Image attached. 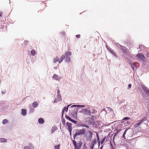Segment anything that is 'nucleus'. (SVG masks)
I'll list each match as a JSON object with an SVG mask.
<instances>
[{
	"instance_id": "obj_35",
	"label": "nucleus",
	"mask_w": 149,
	"mask_h": 149,
	"mask_svg": "<svg viewBox=\"0 0 149 149\" xmlns=\"http://www.w3.org/2000/svg\"><path fill=\"white\" fill-rule=\"evenodd\" d=\"M106 138V137L105 136L104 138L101 141V144H102L105 141V139Z\"/></svg>"
},
{
	"instance_id": "obj_18",
	"label": "nucleus",
	"mask_w": 149,
	"mask_h": 149,
	"mask_svg": "<svg viewBox=\"0 0 149 149\" xmlns=\"http://www.w3.org/2000/svg\"><path fill=\"white\" fill-rule=\"evenodd\" d=\"M97 143V141L95 138L93 140L91 141V145L92 146H94Z\"/></svg>"
},
{
	"instance_id": "obj_25",
	"label": "nucleus",
	"mask_w": 149,
	"mask_h": 149,
	"mask_svg": "<svg viewBox=\"0 0 149 149\" xmlns=\"http://www.w3.org/2000/svg\"><path fill=\"white\" fill-rule=\"evenodd\" d=\"M59 61H60L59 60V58L58 56H56L55 58L54 59V62L55 63L57 62H58Z\"/></svg>"
},
{
	"instance_id": "obj_1",
	"label": "nucleus",
	"mask_w": 149,
	"mask_h": 149,
	"mask_svg": "<svg viewBox=\"0 0 149 149\" xmlns=\"http://www.w3.org/2000/svg\"><path fill=\"white\" fill-rule=\"evenodd\" d=\"M85 106L84 105H74L72 106L70 108L72 109L74 108V107H77L76 109L74 108V110L71 113V114L73 117L74 119H76L77 118V111H78L79 109L81 108H82L84 107Z\"/></svg>"
},
{
	"instance_id": "obj_19",
	"label": "nucleus",
	"mask_w": 149,
	"mask_h": 149,
	"mask_svg": "<svg viewBox=\"0 0 149 149\" xmlns=\"http://www.w3.org/2000/svg\"><path fill=\"white\" fill-rule=\"evenodd\" d=\"M38 122L40 124H42L44 122V119L42 118H40L38 120Z\"/></svg>"
},
{
	"instance_id": "obj_58",
	"label": "nucleus",
	"mask_w": 149,
	"mask_h": 149,
	"mask_svg": "<svg viewBox=\"0 0 149 149\" xmlns=\"http://www.w3.org/2000/svg\"><path fill=\"white\" fill-rule=\"evenodd\" d=\"M97 140L98 142L100 141V140H99V137H98V138H97Z\"/></svg>"
},
{
	"instance_id": "obj_41",
	"label": "nucleus",
	"mask_w": 149,
	"mask_h": 149,
	"mask_svg": "<svg viewBox=\"0 0 149 149\" xmlns=\"http://www.w3.org/2000/svg\"><path fill=\"white\" fill-rule=\"evenodd\" d=\"M78 136L77 133L76 132L74 134V135L73 136V139H75V137Z\"/></svg>"
},
{
	"instance_id": "obj_39",
	"label": "nucleus",
	"mask_w": 149,
	"mask_h": 149,
	"mask_svg": "<svg viewBox=\"0 0 149 149\" xmlns=\"http://www.w3.org/2000/svg\"><path fill=\"white\" fill-rule=\"evenodd\" d=\"M72 130V127H68V130L69 132H71Z\"/></svg>"
},
{
	"instance_id": "obj_43",
	"label": "nucleus",
	"mask_w": 149,
	"mask_h": 149,
	"mask_svg": "<svg viewBox=\"0 0 149 149\" xmlns=\"http://www.w3.org/2000/svg\"><path fill=\"white\" fill-rule=\"evenodd\" d=\"M28 41L26 40H25L24 41V44L26 45L28 44Z\"/></svg>"
},
{
	"instance_id": "obj_51",
	"label": "nucleus",
	"mask_w": 149,
	"mask_h": 149,
	"mask_svg": "<svg viewBox=\"0 0 149 149\" xmlns=\"http://www.w3.org/2000/svg\"><path fill=\"white\" fill-rule=\"evenodd\" d=\"M90 147L91 149H93L94 146L90 145Z\"/></svg>"
},
{
	"instance_id": "obj_26",
	"label": "nucleus",
	"mask_w": 149,
	"mask_h": 149,
	"mask_svg": "<svg viewBox=\"0 0 149 149\" xmlns=\"http://www.w3.org/2000/svg\"><path fill=\"white\" fill-rule=\"evenodd\" d=\"M7 141V140L5 138H0V142H6Z\"/></svg>"
},
{
	"instance_id": "obj_45",
	"label": "nucleus",
	"mask_w": 149,
	"mask_h": 149,
	"mask_svg": "<svg viewBox=\"0 0 149 149\" xmlns=\"http://www.w3.org/2000/svg\"><path fill=\"white\" fill-rule=\"evenodd\" d=\"M147 107L149 114V103L147 104Z\"/></svg>"
},
{
	"instance_id": "obj_17",
	"label": "nucleus",
	"mask_w": 149,
	"mask_h": 149,
	"mask_svg": "<svg viewBox=\"0 0 149 149\" xmlns=\"http://www.w3.org/2000/svg\"><path fill=\"white\" fill-rule=\"evenodd\" d=\"M89 132L90 134V135L88 137V138L87 139V140L89 141H91L93 136V133L91 132V131H89Z\"/></svg>"
},
{
	"instance_id": "obj_10",
	"label": "nucleus",
	"mask_w": 149,
	"mask_h": 149,
	"mask_svg": "<svg viewBox=\"0 0 149 149\" xmlns=\"http://www.w3.org/2000/svg\"><path fill=\"white\" fill-rule=\"evenodd\" d=\"M52 78L56 80H59L60 79H61V78L60 77L58 76V75L56 74H54L52 77Z\"/></svg>"
},
{
	"instance_id": "obj_55",
	"label": "nucleus",
	"mask_w": 149,
	"mask_h": 149,
	"mask_svg": "<svg viewBox=\"0 0 149 149\" xmlns=\"http://www.w3.org/2000/svg\"><path fill=\"white\" fill-rule=\"evenodd\" d=\"M125 135L123 134V136H122V138L124 139H126L125 138Z\"/></svg>"
},
{
	"instance_id": "obj_32",
	"label": "nucleus",
	"mask_w": 149,
	"mask_h": 149,
	"mask_svg": "<svg viewBox=\"0 0 149 149\" xmlns=\"http://www.w3.org/2000/svg\"><path fill=\"white\" fill-rule=\"evenodd\" d=\"M60 144L56 145L54 146V149H60Z\"/></svg>"
},
{
	"instance_id": "obj_57",
	"label": "nucleus",
	"mask_w": 149,
	"mask_h": 149,
	"mask_svg": "<svg viewBox=\"0 0 149 149\" xmlns=\"http://www.w3.org/2000/svg\"><path fill=\"white\" fill-rule=\"evenodd\" d=\"M100 141H99V142H98V146L99 147L100 146Z\"/></svg>"
},
{
	"instance_id": "obj_23",
	"label": "nucleus",
	"mask_w": 149,
	"mask_h": 149,
	"mask_svg": "<svg viewBox=\"0 0 149 149\" xmlns=\"http://www.w3.org/2000/svg\"><path fill=\"white\" fill-rule=\"evenodd\" d=\"M141 123V121L139 120L138 122L134 125V127H137L140 125Z\"/></svg>"
},
{
	"instance_id": "obj_61",
	"label": "nucleus",
	"mask_w": 149,
	"mask_h": 149,
	"mask_svg": "<svg viewBox=\"0 0 149 149\" xmlns=\"http://www.w3.org/2000/svg\"><path fill=\"white\" fill-rule=\"evenodd\" d=\"M62 34L63 35H64L65 34V33L64 32H63L62 33Z\"/></svg>"
},
{
	"instance_id": "obj_31",
	"label": "nucleus",
	"mask_w": 149,
	"mask_h": 149,
	"mask_svg": "<svg viewBox=\"0 0 149 149\" xmlns=\"http://www.w3.org/2000/svg\"><path fill=\"white\" fill-rule=\"evenodd\" d=\"M8 121L6 119H4L2 122V123L3 124H5L8 122Z\"/></svg>"
},
{
	"instance_id": "obj_11",
	"label": "nucleus",
	"mask_w": 149,
	"mask_h": 149,
	"mask_svg": "<svg viewBox=\"0 0 149 149\" xmlns=\"http://www.w3.org/2000/svg\"><path fill=\"white\" fill-rule=\"evenodd\" d=\"M120 49L123 52L126 51L128 49L126 47L123 46L121 45H120L119 47Z\"/></svg>"
},
{
	"instance_id": "obj_7",
	"label": "nucleus",
	"mask_w": 149,
	"mask_h": 149,
	"mask_svg": "<svg viewBox=\"0 0 149 149\" xmlns=\"http://www.w3.org/2000/svg\"><path fill=\"white\" fill-rule=\"evenodd\" d=\"M113 111V109H112L111 108L109 107H107L105 108V109H103V110H102V112H106V113H108L110 112H111V111Z\"/></svg>"
},
{
	"instance_id": "obj_63",
	"label": "nucleus",
	"mask_w": 149,
	"mask_h": 149,
	"mask_svg": "<svg viewBox=\"0 0 149 149\" xmlns=\"http://www.w3.org/2000/svg\"><path fill=\"white\" fill-rule=\"evenodd\" d=\"M70 136H71V135H72L71 132H70Z\"/></svg>"
},
{
	"instance_id": "obj_16",
	"label": "nucleus",
	"mask_w": 149,
	"mask_h": 149,
	"mask_svg": "<svg viewBox=\"0 0 149 149\" xmlns=\"http://www.w3.org/2000/svg\"><path fill=\"white\" fill-rule=\"evenodd\" d=\"M124 54L126 56L129 57L130 56V52H129V50L127 49V50L124 52H123Z\"/></svg>"
},
{
	"instance_id": "obj_40",
	"label": "nucleus",
	"mask_w": 149,
	"mask_h": 149,
	"mask_svg": "<svg viewBox=\"0 0 149 149\" xmlns=\"http://www.w3.org/2000/svg\"><path fill=\"white\" fill-rule=\"evenodd\" d=\"M6 90H4V91H2L1 92V93L2 95L6 93Z\"/></svg>"
},
{
	"instance_id": "obj_49",
	"label": "nucleus",
	"mask_w": 149,
	"mask_h": 149,
	"mask_svg": "<svg viewBox=\"0 0 149 149\" xmlns=\"http://www.w3.org/2000/svg\"><path fill=\"white\" fill-rule=\"evenodd\" d=\"M80 36V35L78 34L76 35V37L77 38H79Z\"/></svg>"
},
{
	"instance_id": "obj_38",
	"label": "nucleus",
	"mask_w": 149,
	"mask_h": 149,
	"mask_svg": "<svg viewBox=\"0 0 149 149\" xmlns=\"http://www.w3.org/2000/svg\"><path fill=\"white\" fill-rule=\"evenodd\" d=\"M60 100H58L57 98H55L54 101V103H56L58 101H60Z\"/></svg>"
},
{
	"instance_id": "obj_13",
	"label": "nucleus",
	"mask_w": 149,
	"mask_h": 149,
	"mask_svg": "<svg viewBox=\"0 0 149 149\" xmlns=\"http://www.w3.org/2000/svg\"><path fill=\"white\" fill-rule=\"evenodd\" d=\"M90 111L91 115V114H93L94 115L96 113H97V111H96L95 109H91V110H90Z\"/></svg>"
},
{
	"instance_id": "obj_42",
	"label": "nucleus",
	"mask_w": 149,
	"mask_h": 149,
	"mask_svg": "<svg viewBox=\"0 0 149 149\" xmlns=\"http://www.w3.org/2000/svg\"><path fill=\"white\" fill-rule=\"evenodd\" d=\"M128 129H126L125 131L123 133V134L125 135L126 134V132H127V130H128Z\"/></svg>"
},
{
	"instance_id": "obj_21",
	"label": "nucleus",
	"mask_w": 149,
	"mask_h": 149,
	"mask_svg": "<svg viewBox=\"0 0 149 149\" xmlns=\"http://www.w3.org/2000/svg\"><path fill=\"white\" fill-rule=\"evenodd\" d=\"M110 52L116 58H118V56L116 55V54L114 52V50H113L112 51L110 50Z\"/></svg>"
},
{
	"instance_id": "obj_4",
	"label": "nucleus",
	"mask_w": 149,
	"mask_h": 149,
	"mask_svg": "<svg viewBox=\"0 0 149 149\" xmlns=\"http://www.w3.org/2000/svg\"><path fill=\"white\" fill-rule=\"evenodd\" d=\"M141 86L142 88L143 89L145 93L148 96H149V90L146 88V87L144 85L141 84Z\"/></svg>"
},
{
	"instance_id": "obj_44",
	"label": "nucleus",
	"mask_w": 149,
	"mask_h": 149,
	"mask_svg": "<svg viewBox=\"0 0 149 149\" xmlns=\"http://www.w3.org/2000/svg\"><path fill=\"white\" fill-rule=\"evenodd\" d=\"M129 119V118L127 117H125L124 118V119H123V120H128Z\"/></svg>"
},
{
	"instance_id": "obj_34",
	"label": "nucleus",
	"mask_w": 149,
	"mask_h": 149,
	"mask_svg": "<svg viewBox=\"0 0 149 149\" xmlns=\"http://www.w3.org/2000/svg\"><path fill=\"white\" fill-rule=\"evenodd\" d=\"M57 98L58 100H59L61 101V100L62 98L60 95H57Z\"/></svg>"
},
{
	"instance_id": "obj_60",
	"label": "nucleus",
	"mask_w": 149,
	"mask_h": 149,
	"mask_svg": "<svg viewBox=\"0 0 149 149\" xmlns=\"http://www.w3.org/2000/svg\"><path fill=\"white\" fill-rule=\"evenodd\" d=\"M103 146H102H102H101V147H100V149H102V148H103Z\"/></svg>"
},
{
	"instance_id": "obj_6",
	"label": "nucleus",
	"mask_w": 149,
	"mask_h": 149,
	"mask_svg": "<svg viewBox=\"0 0 149 149\" xmlns=\"http://www.w3.org/2000/svg\"><path fill=\"white\" fill-rule=\"evenodd\" d=\"M24 149H34V147L32 144L31 143H29L28 145L25 146L24 148Z\"/></svg>"
},
{
	"instance_id": "obj_37",
	"label": "nucleus",
	"mask_w": 149,
	"mask_h": 149,
	"mask_svg": "<svg viewBox=\"0 0 149 149\" xmlns=\"http://www.w3.org/2000/svg\"><path fill=\"white\" fill-rule=\"evenodd\" d=\"M77 145H78V146H79L80 147L82 145V142L80 141Z\"/></svg>"
},
{
	"instance_id": "obj_29",
	"label": "nucleus",
	"mask_w": 149,
	"mask_h": 149,
	"mask_svg": "<svg viewBox=\"0 0 149 149\" xmlns=\"http://www.w3.org/2000/svg\"><path fill=\"white\" fill-rule=\"evenodd\" d=\"M31 54L33 56H34L36 54L35 51L34 49H32L31 51Z\"/></svg>"
},
{
	"instance_id": "obj_46",
	"label": "nucleus",
	"mask_w": 149,
	"mask_h": 149,
	"mask_svg": "<svg viewBox=\"0 0 149 149\" xmlns=\"http://www.w3.org/2000/svg\"><path fill=\"white\" fill-rule=\"evenodd\" d=\"M34 111V110L33 109H30V112L31 113L33 112Z\"/></svg>"
},
{
	"instance_id": "obj_28",
	"label": "nucleus",
	"mask_w": 149,
	"mask_h": 149,
	"mask_svg": "<svg viewBox=\"0 0 149 149\" xmlns=\"http://www.w3.org/2000/svg\"><path fill=\"white\" fill-rule=\"evenodd\" d=\"M147 116H145L142 119L140 120V121H141V123H142V122H144L145 121L147 120Z\"/></svg>"
},
{
	"instance_id": "obj_62",
	"label": "nucleus",
	"mask_w": 149,
	"mask_h": 149,
	"mask_svg": "<svg viewBox=\"0 0 149 149\" xmlns=\"http://www.w3.org/2000/svg\"><path fill=\"white\" fill-rule=\"evenodd\" d=\"M2 15V13H0V17H1Z\"/></svg>"
},
{
	"instance_id": "obj_50",
	"label": "nucleus",
	"mask_w": 149,
	"mask_h": 149,
	"mask_svg": "<svg viewBox=\"0 0 149 149\" xmlns=\"http://www.w3.org/2000/svg\"><path fill=\"white\" fill-rule=\"evenodd\" d=\"M107 49L108 50V51L110 52V50L111 51H112V50L113 49H111L110 48V47H109V48H107Z\"/></svg>"
},
{
	"instance_id": "obj_27",
	"label": "nucleus",
	"mask_w": 149,
	"mask_h": 149,
	"mask_svg": "<svg viewBox=\"0 0 149 149\" xmlns=\"http://www.w3.org/2000/svg\"><path fill=\"white\" fill-rule=\"evenodd\" d=\"M65 61L67 63L70 62L71 61L70 57H65Z\"/></svg>"
},
{
	"instance_id": "obj_47",
	"label": "nucleus",
	"mask_w": 149,
	"mask_h": 149,
	"mask_svg": "<svg viewBox=\"0 0 149 149\" xmlns=\"http://www.w3.org/2000/svg\"><path fill=\"white\" fill-rule=\"evenodd\" d=\"M110 145H111V149H113V146L112 145V144H111V142H110Z\"/></svg>"
},
{
	"instance_id": "obj_59",
	"label": "nucleus",
	"mask_w": 149,
	"mask_h": 149,
	"mask_svg": "<svg viewBox=\"0 0 149 149\" xmlns=\"http://www.w3.org/2000/svg\"><path fill=\"white\" fill-rule=\"evenodd\" d=\"M96 137H97V138H98V137H99L98 135L97 134H96Z\"/></svg>"
},
{
	"instance_id": "obj_5",
	"label": "nucleus",
	"mask_w": 149,
	"mask_h": 149,
	"mask_svg": "<svg viewBox=\"0 0 149 149\" xmlns=\"http://www.w3.org/2000/svg\"><path fill=\"white\" fill-rule=\"evenodd\" d=\"M79 112L80 113H83L86 115H91L90 110H88L87 108L85 109H82Z\"/></svg>"
},
{
	"instance_id": "obj_33",
	"label": "nucleus",
	"mask_w": 149,
	"mask_h": 149,
	"mask_svg": "<svg viewBox=\"0 0 149 149\" xmlns=\"http://www.w3.org/2000/svg\"><path fill=\"white\" fill-rule=\"evenodd\" d=\"M66 124L68 127H72V124L68 122L66 123Z\"/></svg>"
},
{
	"instance_id": "obj_48",
	"label": "nucleus",
	"mask_w": 149,
	"mask_h": 149,
	"mask_svg": "<svg viewBox=\"0 0 149 149\" xmlns=\"http://www.w3.org/2000/svg\"><path fill=\"white\" fill-rule=\"evenodd\" d=\"M132 86V85L131 84H129L128 85V87L129 88H130Z\"/></svg>"
},
{
	"instance_id": "obj_12",
	"label": "nucleus",
	"mask_w": 149,
	"mask_h": 149,
	"mask_svg": "<svg viewBox=\"0 0 149 149\" xmlns=\"http://www.w3.org/2000/svg\"><path fill=\"white\" fill-rule=\"evenodd\" d=\"M26 110L25 109H22L21 110V114L23 116H26Z\"/></svg>"
},
{
	"instance_id": "obj_14",
	"label": "nucleus",
	"mask_w": 149,
	"mask_h": 149,
	"mask_svg": "<svg viewBox=\"0 0 149 149\" xmlns=\"http://www.w3.org/2000/svg\"><path fill=\"white\" fill-rule=\"evenodd\" d=\"M79 126L82 127H86L87 128H88L89 127L86 125V124L82 123H80L78 125Z\"/></svg>"
},
{
	"instance_id": "obj_20",
	"label": "nucleus",
	"mask_w": 149,
	"mask_h": 149,
	"mask_svg": "<svg viewBox=\"0 0 149 149\" xmlns=\"http://www.w3.org/2000/svg\"><path fill=\"white\" fill-rule=\"evenodd\" d=\"M57 129L56 127L55 126H53L51 130V133H53L54 132V131Z\"/></svg>"
},
{
	"instance_id": "obj_53",
	"label": "nucleus",
	"mask_w": 149,
	"mask_h": 149,
	"mask_svg": "<svg viewBox=\"0 0 149 149\" xmlns=\"http://www.w3.org/2000/svg\"><path fill=\"white\" fill-rule=\"evenodd\" d=\"M139 47L138 48L140 50H141V49H142V46L141 45H139Z\"/></svg>"
},
{
	"instance_id": "obj_24",
	"label": "nucleus",
	"mask_w": 149,
	"mask_h": 149,
	"mask_svg": "<svg viewBox=\"0 0 149 149\" xmlns=\"http://www.w3.org/2000/svg\"><path fill=\"white\" fill-rule=\"evenodd\" d=\"M65 58V56L64 55H62L61 58H60V61H59V63H61L63 60Z\"/></svg>"
},
{
	"instance_id": "obj_9",
	"label": "nucleus",
	"mask_w": 149,
	"mask_h": 149,
	"mask_svg": "<svg viewBox=\"0 0 149 149\" xmlns=\"http://www.w3.org/2000/svg\"><path fill=\"white\" fill-rule=\"evenodd\" d=\"M70 106V105H68L67 107H65L62 110V117H63V115L64 114V111H66L67 112L68 111V108Z\"/></svg>"
},
{
	"instance_id": "obj_56",
	"label": "nucleus",
	"mask_w": 149,
	"mask_h": 149,
	"mask_svg": "<svg viewBox=\"0 0 149 149\" xmlns=\"http://www.w3.org/2000/svg\"><path fill=\"white\" fill-rule=\"evenodd\" d=\"M31 61L33 62L35 61V59L34 58H32L31 60Z\"/></svg>"
},
{
	"instance_id": "obj_15",
	"label": "nucleus",
	"mask_w": 149,
	"mask_h": 149,
	"mask_svg": "<svg viewBox=\"0 0 149 149\" xmlns=\"http://www.w3.org/2000/svg\"><path fill=\"white\" fill-rule=\"evenodd\" d=\"M65 57H70V56L71 55L72 53L70 52L67 51L65 53Z\"/></svg>"
},
{
	"instance_id": "obj_2",
	"label": "nucleus",
	"mask_w": 149,
	"mask_h": 149,
	"mask_svg": "<svg viewBox=\"0 0 149 149\" xmlns=\"http://www.w3.org/2000/svg\"><path fill=\"white\" fill-rule=\"evenodd\" d=\"M136 57L137 58L138 61L143 62L145 59L144 56L141 53H139L136 56Z\"/></svg>"
},
{
	"instance_id": "obj_36",
	"label": "nucleus",
	"mask_w": 149,
	"mask_h": 149,
	"mask_svg": "<svg viewBox=\"0 0 149 149\" xmlns=\"http://www.w3.org/2000/svg\"><path fill=\"white\" fill-rule=\"evenodd\" d=\"M71 122H72L73 123H74L75 124H77V121H76V120H74L73 119H72Z\"/></svg>"
},
{
	"instance_id": "obj_64",
	"label": "nucleus",
	"mask_w": 149,
	"mask_h": 149,
	"mask_svg": "<svg viewBox=\"0 0 149 149\" xmlns=\"http://www.w3.org/2000/svg\"><path fill=\"white\" fill-rule=\"evenodd\" d=\"M132 69H134V67H133V66H132Z\"/></svg>"
},
{
	"instance_id": "obj_30",
	"label": "nucleus",
	"mask_w": 149,
	"mask_h": 149,
	"mask_svg": "<svg viewBox=\"0 0 149 149\" xmlns=\"http://www.w3.org/2000/svg\"><path fill=\"white\" fill-rule=\"evenodd\" d=\"M65 118L67 119L68 120H69L70 121H71L72 120V119H71L70 117L69 116L66 115L65 116Z\"/></svg>"
},
{
	"instance_id": "obj_52",
	"label": "nucleus",
	"mask_w": 149,
	"mask_h": 149,
	"mask_svg": "<svg viewBox=\"0 0 149 149\" xmlns=\"http://www.w3.org/2000/svg\"><path fill=\"white\" fill-rule=\"evenodd\" d=\"M62 123H63L64 125L65 124V120H63H63H62Z\"/></svg>"
},
{
	"instance_id": "obj_54",
	"label": "nucleus",
	"mask_w": 149,
	"mask_h": 149,
	"mask_svg": "<svg viewBox=\"0 0 149 149\" xmlns=\"http://www.w3.org/2000/svg\"><path fill=\"white\" fill-rule=\"evenodd\" d=\"M60 91L59 90H57V95H60Z\"/></svg>"
},
{
	"instance_id": "obj_22",
	"label": "nucleus",
	"mask_w": 149,
	"mask_h": 149,
	"mask_svg": "<svg viewBox=\"0 0 149 149\" xmlns=\"http://www.w3.org/2000/svg\"><path fill=\"white\" fill-rule=\"evenodd\" d=\"M38 105V102H34L32 104V106L34 108H36Z\"/></svg>"
},
{
	"instance_id": "obj_3",
	"label": "nucleus",
	"mask_w": 149,
	"mask_h": 149,
	"mask_svg": "<svg viewBox=\"0 0 149 149\" xmlns=\"http://www.w3.org/2000/svg\"><path fill=\"white\" fill-rule=\"evenodd\" d=\"M86 129L83 128L81 130H77L76 131V133L78 135L81 134H84L86 132Z\"/></svg>"
},
{
	"instance_id": "obj_8",
	"label": "nucleus",
	"mask_w": 149,
	"mask_h": 149,
	"mask_svg": "<svg viewBox=\"0 0 149 149\" xmlns=\"http://www.w3.org/2000/svg\"><path fill=\"white\" fill-rule=\"evenodd\" d=\"M72 142L74 147V149H80V147L79 146H78L76 141L74 140H72Z\"/></svg>"
}]
</instances>
